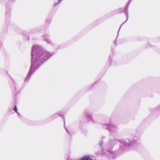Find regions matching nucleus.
<instances>
[{
	"instance_id": "f3484780",
	"label": "nucleus",
	"mask_w": 160,
	"mask_h": 160,
	"mask_svg": "<svg viewBox=\"0 0 160 160\" xmlns=\"http://www.w3.org/2000/svg\"><path fill=\"white\" fill-rule=\"evenodd\" d=\"M152 47V45H151L149 43H147L146 44V47L147 48H149Z\"/></svg>"
},
{
	"instance_id": "f03ea898",
	"label": "nucleus",
	"mask_w": 160,
	"mask_h": 160,
	"mask_svg": "<svg viewBox=\"0 0 160 160\" xmlns=\"http://www.w3.org/2000/svg\"><path fill=\"white\" fill-rule=\"evenodd\" d=\"M135 138L134 137L132 138L133 140L130 139H126L125 140L122 139L118 140L115 139H111L110 138L111 145L109 146L110 148L112 149L113 144L116 143L117 142H120L123 146L125 148H137L138 149H142L143 146L141 143H138L135 139ZM109 147L108 146H106V148H108Z\"/></svg>"
},
{
	"instance_id": "cd10ccee",
	"label": "nucleus",
	"mask_w": 160,
	"mask_h": 160,
	"mask_svg": "<svg viewBox=\"0 0 160 160\" xmlns=\"http://www.w3.org/2000/svg\"><path fill=\"white\" fill-rule=\"evenodd\" d=\"M10 87H11V88H12V86H11V85H10Z\"/></svg>"
},
{
	"instance_id": "393cba45",
	"label": "nucleus",
	"mask_w": 160,
	"mask_h": 160,
	"mask_svg": "<svg viewBox=\"0 0 160 160\" xmlns=\"http://www.w3.org/2000/svg\"><path fill=\"white\" fill-rule=\"evenodd\" d=\"M61 46H62V45H60V46H59V48H61Z\"/></svg>"
},
{
	"instance_id": "aec40b11",
	"label": "nucleus",
	"mask_w": 160,
	"mask_h": 160,
	"mask_svg": "<svg viewBox=\"0 0 160 160\" xmlns=\"http://www.w3.org/2000/svg\"><path fill=\"white\" fill-rule=\"evenodd\" d=\"M65 120H64V126L65 127V128L66 129V130L67 131L68 133L70 135H71V133L69 132L68 131V130L67 128H66L65 126Z\"/></svg>"
},
{
	"instance_id": "4468645a",
	"label": "nucleus",
	"mask_w": 160,
	"mask_h": 160,
	"mask_svg": "<svg viewBox=\"0 0 160 160\" xmlns=\"http://www.w3.org/2000/svg\"><path fill=\"white\" fill-rule=\"evenodd\" d=\"M113 55L112 54H110L109 55V57H108V60L109 62V66H110L111 64V63L112 62V58L113 57Z\"/></svg>"
},
{
	"instance_id": "ddd939ff",
	"label": "nucleus",
	"mask_w": 160,
	"mask_h": 160,
	"mask_svg": "<svg viewBox=\"0 0 160 160\" xmlns=\"http://www.w3.org/2000/svg\"><path fill=\"white\" fill-rule=\"evenodd\" d=\"M122 8H118V9L115 10V13L116 14L122 13Z\"/></svg>"
},
{
	"instance_id": "6ab92c4d",
	"label": "nucleus",
	"mask_w": 160,
	"mask_h": 160,
	"mask_svg": "<svg viewBox=\"0 0 160 160\" xmlns=\"http://www.w3.org/2000/svg\"><path fill=\"white\" fill-rule=\"evenodd\" d=\"M132 0H129L128 1V3L126 4V5L127 6L126 7H129V5L130 3L131 2Z\"/></svg>"
},
{
	"instance_id": "b1692460",
	"label": "nucleus",
	"mask_w": 160,
	"mask_h": 160,
	"mask_svg": "<svg viewBox=\"0 0 160 160\" xmlns=\"http://www.w3.org/2000/svg\"><path fill=\"white\" fill-rule=\"evenodd\" d=\"M158 108L159 109H160V104L158 106Z\"/></svg>"
},
{
	"instance_id": "f8f14e48",
	"label": "nucleus",
	"mask_w": 160,
	"mask_h": 160,
	"mask_svg": "<svg viewBox=\"0 0 160 160\" xmlns=\"http://www.w3.org/2000/svg\"><path fill=\"white\" fill-rule=\"evenodd\" d=\"M89 156L88 155H86L82 157L81 158V160H89Z\"/></svg>"
},
{
	"instance_id": "bb28decb",
	"label": "nucleus",
	"mask_w": 160,
	"mask_h": 160,
	"mask_svg": "<svg viewBox=\"0 0 160 160\" xmlns=\"http://www.w3.org/2000/svg\"><path fill=\"white\" fill-rule=\"evenodd\" d=\"M13 2H14L15 0H12Z\"/></svg>"
},
{
	"instance_id": "412c9836",
	"label": "nucleus",
	"mask_w": 160,
	"mask_h": 160,
	"mask_svg": "<svg viewBox=\"0 0 160 160\" xmlns=\"http://www.w3.org/2000/svg\"><path fill=\"white\" fill-rule=\"evenodd\" d=\"M60 2H59V1H58V2H57V3H55L53 5V7H54L57 5H58L59 4V3H60Z\"/></svg>"
},
{
	"instance_id": "9b49d317",
	"label": "nucleus",
	"mask_w": 160,
	"mask_h": 160,
	"mask_svg": "<svg viewBox=\"0 0 160 160\" xmlns=\"http://www.w3.org/2000/svg\"><path fill=\"white\" fill-rule=\"evenodd\" d=\"M101 22L102 21L101 19L99 18L94 21L92 23V24L94 25V26H96L98 25L99 23Z\"/></svg>"
},
{
	"instance_id": "7ed1b4c3",
	"label": "nucleus",
	"mask_w": 160,
	"mask_h": 160,
	"mask_svg": "<svg viewBox=\"0 0 160 160\" xmlns=\"http://www.w3.org/2000/svg\"><path fill=\"white\" fill-rule=\"evenodd\" d=\"M103 128L108 130L111 135H115L118 131L117 126L113 124H105L103 125Z\"/></svg>"
},
{
	"instance_id": "f257e3e1",
	"label": "nucleus",
	"mask_w": 160,
	"mask_h": 160,
	"mask_svg": "<svg viewBox=\"0 0 160 160\" xmlns=\"http://www.w3.org/2000/svg\"><path fill=\"white\" fill-rule=\"evenodd\" d=\"M53 54V53L47 52L41 47L33 46L31 52V65L29 71L24 79V82H28L35 71Z\"/></svg>"
},
{
	"instance_id": "1a4fd4ad",
	"label": "nucleus",
	"mask_w": 160,
	"mask_h": 160,
	"mask_svg": "<svg viewBox=\"0 0 160 160\" xmlns=\"http://www.w3.org/2000/svg\"><path fill=\"white\" fill-rule=\"evenodd\" d=\"M52 21V18L50 17H48L46 19L45 22V25L46 26H49Z\"/></svg>"
},
{
	"instance_id": "9d476101",
	"label": "nucleus",
	"mask_w": 160,
	"mask_h": 160,
	"mask_svg": "<svg viewBox=\"0 0 160 160\" xmlns=\"http://www.w3.org/2000/svg\"><path fill=\"white\" fill-rule=\"evenodd\" d=\"M58 115H59L61 117H63V116L61 114L59 113H56L51 115L50 117V118L52 119H53L56 118L58 116Z\"/></svg>"
},
{
	"instance_id": "6e6552de",
	"label": "nucleus",
	"mask_w": 160,
	"mask_h": 160,
	"mask_svg": "<svg viewBox=\"0 0 160 160\" xmlns=\"http://www.w3.org/2000/svg\"><path fill=\"white\" fill-rule=\"evenodd\" d=\"M105 137H102V139L100 140L99 143L98 144V145L99 146L100 148H101L102 150H104L105 148L102 146L103 144V139Z\"/></svg>"
},
{
	"instance_id": "20e7f679",
	"label": "nucleus",
	"mask_w": 160,
	"mask_h": 160,
	"mask_svg": "<svg viewBox=\"0 0 160 160\" xmlns=\"http://www.w3.org/2000/svg\"><path fill=\"white\" fill-rule=\"evenodd\" d=\"M83 114L89 122L92 123L95 122L92 118V112L88 110H85L83 112Z\"/></svg>"
},
{
	"instance_id": "39448f33",
	"label": "nucleus",
	"mask_w": 160,
	"mask_h": 160,
	"mask_svg": "<svg viewBox=\"0 0 160 160\" xmlns=\"http://www.w3.org/2000/svg\"><path fill=\"white\" fill-rule=\"evenodd\" d=\"M42 37L43 38V40L46 42L47 43L50 45L52 47L54 46L55 44L49 39L50 37L49 35L47 34H44L42 36Z\"/></svg>"
},
{
	"instance_id": "c85d7f7f",
	"label": "nucleus",
	"mask_w": 160,
	"mask_h": 160,
	"mask_svg": "<svg viewBox=\"0 0 160 160\" xmlns=\"http://www.w3.org/2000/svg\"><path fill=\"white\" fill-rule=\"evenodd\" d=\"M159 39H160V37H159Z\"/></svg>"
},
{
	"instance_id": "dca6fc26",
	"label": "nucleus",
	"mask_w": 160,
	"mask_h": 160,
	"mask_svg": "<svg viewBox=\"0 0 160 160\" xmlns=\"http://www.w3.org/2000/svg\"><path fill=\"white\" fill-rule=\"evenodd\" d=\"M13 110L15 112H16L17 113V112H18V109H17V106H16V105H15L14 106V107L13 108Z\"/></svg>"
},
{
	"instance_id": "5701e85b",
	"label": "nucleus",
	"mask_w": 160,
	"mask_h": 160,
	"mask_svg": "<svg viewBox=\"0 0 160 160\" xmlns=\"http://www.w3.org/2000/svg\"><path fill=\"white\" fill-rule=\"evenodd\" d=\"M18 28H15L14 29V30L15 31H18Z\"/></svg>"
},
{
	"instance_id": "2eb2a0df",
	"label": "nucleus",
	"mask_w": 160,
	"mask_h": 160,
	"mask_svg": "<svg viewBox=\"0 0 160 160\" xmlns=\"http://www.w3.org/2000/svg\"><path fill=\"white\" fill-rule=\"evenodd\" d=\"M122 26V25H121V26H120V27L119 28V29L118 31V36H117V37L116 38H115V40H114V43L115 44V45L116 46V44H117V39L118 37V32L120 30V28Z\"/></svg>"
},
{
	"instance_id": "a211bd4d",
	"label": "nucleus",
	"mask_w": 160,
	"mask_h": 160,
	"mask_svg": "<svg viewBox=\"0 0 160 160\" xmlns=\"http://www.w3.org/2000/svg\"><path fill=\"white\" fill-rule=\"evenodd\" d=\"M10 11L9 10L8 11V10H7L6 11V16H9V15H10Z\"/></svg>"
},
{
	"instance_id": "423d86ee",
	"label": "nucleus",
	"mask_w": 160,
	"mask_h": 160,
	"mask_svg": "<svg viewBox=\"0 0 160 160\" xmlns=\"http://www.w3.org/2000/svg\"><path fill=\"white\" fill-rule=\"evenodd\" d=\"M127 7V6L125 5V6L124 8H122V13H124L126 17H127V19H126V21L121 24L122 25L123 24L125 23L128 20V7Z\"/></svg>"
},
{
	"instance_id": "a878e982",
	"label": "nucleus",
	"mask_w": 160,
	"mask_h": 160,
	"mask_svg": "<svg viewBox=\"0 0 160 160\" xmlns=\"http://www.w3.org/2000/svg\"><path fill=\"white\" fill-rule=\"evenodd\" d=\"M124 148H122L121 150H124Z\"/></svg>"
},
{
	"instance_id": "4be33fe9",
	"label": "nucleus",
	"mask_w": 160,
	"mask_h": 160,
	"mask_svg": "<svg viewBox=\"0 0 160 160\" xmlns=\"http://www.w3.org/2000/svg\"><path fill=\"white\" fill-rule=\"evenodd\" d=\"M17 114L19 118L20 119H21V118L22 117V115L18 112H17Z\"/></svg>"
},
{
	"instance_id": "0eeeda50",
	"label": "nucleus",
	"mask_w": 160,
	"mask_h": 160,
	"mask_svg": "<svg viewBox=\"0 0 160 160\" xmlns=\"http://www.w3.org/2000/svg\"><path fill=\"white\" fill-rule=\"evenodd\" d=\"M10 77L11 78L12 81L14 84V90L17 93H19V91L18 90L19 89V87L18 85L17 84L15 83L14 80H13V79L10 76Z\"/></svg>"
}]
</instances>
